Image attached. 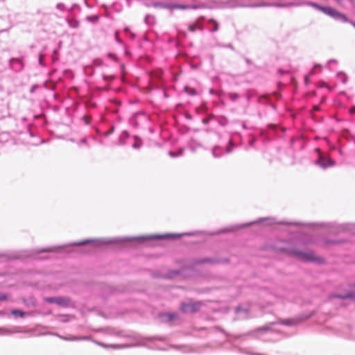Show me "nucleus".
Segmentation results:
<instances>
[{
    "mask_svg": "<svg viewBox=\"0 0 355 355\" xmlns=\"http://www.w3.org/2000/svg\"><path fill=\"white\" fill-rule=\"evenodd\" d=\"M282 251L289 256L304 262L322 263L324 261L322 257L317 255L314 252L311 250L304 252L298 249L293 248L289 250H282Z\"/></svg>",
    "mask_w": 355,
    "mask_h": 355,
    "instance_id": "f257e3e1",
    "label": "nucleus"
},
{
    "mask_svg": "<svg viewBox=\"0 0 355 355\" xmlns=\"http://www.w3.org/2000/svg\"><path fill=\"white\" fill-rule=\"evenodd\" d=\"M312 6L315 9L322 12L323 13L332 17L333 18L342 20L344 22H349V20L344 14L329 6L324 7L316 3H313Z\"/></svg>",
    "mask_w": 355,
    "mask_h": 355,
    "instance_id": "f03ea898",
    "label": "nucleus"
},
{
    "mask_svg": "<svg viewBox=\"0 0 355 355\" xmlns=\"http://www.w3.org/2000/svg\"><path fill=\"white\" fill-rule=\"evenodd\" d=\"M202 303L201 302L189 301L188 302H182L180 306V309L185 313H193L198 311Z\"/></svg>",
    "mask_w": 355,
    "mask_h": 355,
    "instance_id": "7ed1b4c3",
    "label": "nucleus"
},
{
    "mask_svg": "<svg viewBox=\"0 0 355 355\" xmlns=\"http://www.w3.org/2000/svg\"><path fill=\"white\" fill-rule=\"evenodd\" d=\"M317 164L320 167L325 168L327 166H331L334 165V162L331 160L329 157H326L322 155V154L319 155V158L317 161Z\"/></svg>",
    "mask_w": 355,
    "mask_h": 355,
    "instance_id": "20e7f679",
    "label": "nucleus"
},
{
    "mask_svg": "<svg viewBox=\"0 0 355 355\" xmlns=\"http://www.w3.org/2000/svg\"><path fill=\"white\" fill-rule=\"evenodd\" d=\"M48 302L51 303H56L60 305H65L68 303V300L64 298H55L52 297L47 300Z\"/></svg>",
    "mask_w": 355,
    "mask_h": 355,
    "instance_id": "39448f33",
    "label": "nucleus"
},
{
    "mask_svg": "<svg viewBox=\"0 0 355 355\" xmlns=\"http://www.w3.org/2000/svg\"><path fill=\"white\" fill-rule=\"evenodd\" d=\"M332 297H337V298H340V299H346V298L354 299L355 297V295L354 293H350L345 295H334V296H332Z\"/></svg>",
    "mask_w": 355,
    "mask_h": 355,
    "instance_id": "423d86ee",
    "label": "nucleus"
},
{
    "mask_svg": "<svg viewBox=\"0 0 355 355\" xmlns=\"http://www.w3.org/2000/svg\"><path fill=\"white\" fill-rule=\"evenodd\" d=\"M93 241L92 240H89V239H86V240H83L82 241H78V242H75L72 244V245H77V246H80V245H86V244H88V243H92Z\"/></svg>",
    "mask_w": 355,
    "mask_h": 355,
    "instance_id": "0eeeda50",
    "label": "nucleus"
},
{
    "mask_svg": "<svg viewBox=\"0 0 355 355\" xmlns=\"http://www.w3.org/2000/svg\"><path fill=\"white\" fill-rule=\"evenodd\" d=\"M12 314L15 316H19V317H21V318H23L25 315H26V313L20 311V310H12L11 311Z\"/></svg>",
    "mask_w": 355,
    "mask_h": 355,
    "instance_id": "6e6552de",
    "label": "nucleus"
},
{
    "mask_svg": "<svg viewBox=\"0 0 355 355\" xmlns=\"http://www.w3.org/2000/svg\"><path fill=\"white\" fill-rule=\"evenodd\" d=\"M171 8H178V9H188L189 8V6H186V5H179V4H175V5H173L171 6Z\"/></svg>",
    "mask_w": 355,
    "mask_h": 355,
    "instance_id": "1a4fd4ad",
    "label": "nucleus"
},
{
    "mask_svg": "<svg viewBox=\"0 0 355 355\" xmlns=\"http://www.w3.org/2000/svg\"><path fill=\"white\" fill-rule=\"evenodd\" d=\"M297 322L295 320H285L284 322H283V324H286V325H292V324H295Z\"/></svg>",
    "mask_w": 355,
    "mask_h": 355,
    "instance_id": "9d476101",
    "label": "nucleus"
},
{
    "mask_svg": "<svg viewBox=\"0 0 355 355\" xmlns=\"http://www.w3.org/2000/svg\"><path fill=\"white\" fill-rule=\"evenodd\" d=\"M185 90H186L187 92H189V94H192V95L196 94V92H195L194 89H192V88H189V87H185Z\"/></svg>",
    "mask_w": 355,
    "mask_h": 355,
    "instance_id": "9b49d317",
    "label": "nucleus"
},
{
    "mask_svg": "<svg viewBox=\"0 0 355 355\" xmlns=\"http://www.w3.org/2000/svg\"><path fill=\"white\" fill-rule=\"evenodd\" d=\"M8 298L7 295L5 293H0V300H6Z\"/></svg>",
    "mask_w": 355,
    "mask_h": 355,
    "instance_id": "f8f14e48",
    "label": "nucleus"
},
{
    "mask_svg": "<svg viewBox=\"0 0 355 355\" xmlns=\"http://www.w3.org/2000/svg\"><path fill=\"white\" fill-rule=\"evenodd\" d=\"M114 78V76H103V79L104 80H112Z\"/></svg>",
    "mask_w": 355,
    "mask_h": 355,
    "instance_id": "ddd939ff",
    "label": "nucleus"
},
{
    "mask_svg": "<svg viewBox=\"0 0 355 355\" xmlns=\"http://www.w3.org/2000/svg\"><path fill=\"white\" fill-rule=\"evenodd\" d=\"M196 25H194V24H193V25H190V26H189V30L190 31H191V32L195 31H196Z\"/></svg>",
    "mask_w": 355,
    "mask_h": 355,
    "instance_id": "4468645a",
    "label": "nucleus"
},
{
    "mask_svg": "<svg viewBox=\"0 0 355 355\" xmlns=\"http://www.w3.org/2000/svg\"><path fill=\"white\" fill-rule=\"evenodd\" d=\"M210 22L214 23L215 26H214V30L215 31H217V29H218V24L216 23V21L215 20H214V19H211V20H210Z\"/></svg>",
    "mask_w": 355,
    "mask_h": 355,
    "instance_id": "2eb2a0df",
    "label": "nucleus"
},
{
    "mask_svg": "<svg viewBox=\"0 0 355 355\" xmlns=\"http://www.w3.org/2000/svg\"><path fill=\"white\" fill-rule=\"evenodd\" d=\"M167 315L168 317V319L171 320L175 318V315L173 313H168Z\"/></svg>",
    "mask_w": 355,
    "mask_h": 355,
    "instance_id": "dca6fc26",
    "label": "nucleus"
},
{
    "mask_svg": "<svg viewBox=\"0 0 355 355\" xmlns=\"http://www.w3.org/2000/svg\"><path fill=\"white\" fill-rule=\"evenodd\" d=\"M349 112L351 114H355V106H353L350 108Z\"/></svg>",
    "mask_w": 355,
    "mask_h": 355,
    "instance_id": "f3484780",
    "label": "nucleus"
},
{
    "mask_svg": "<svg viewBox=\"0 0 355 355\" xmlns=\"http://www.w3.org/2000/svg\"><path fill=\"white\" fill-rule=\"evenodd\" d=\"M313 110L314 111H318L319 110V107L318 105H314Z\"/></svg>",
    "mask_w": 355,
    "mask_h": 355,
    "instance_id": "a211bd4d",
    "label": "nucleus"
},
{
    "mask_svg": "<svg viewBox=\"0 0 355 355\" xmlns=\"http://www.w3.org/2000/svg\"><path fill=\"white\" fill-rule=\"evenodd\" d=\"M350 23H351V24H352V26L355 28V23H354V22H350Z\"/></svg>",
    "mask_w": 355,
    "mask_h": 355,
    "instance_id": "6ab92c4d",
    "label": "nucleus"
},
{
    "mask_svg": "<svg viewBox=\"0 0 355 355\" xmlns=\"http://www.w3.org/2000/svg\"><path fill=\"white\" fill-rule=\"evenodd\" d=\"M227 151L228 153H230V152L231 151V148H227Z\"/></svg>",
    "mask_w": 355,
    "mask_h": 355,
    "instance_id": "aec40b11",
    "label": "nucleus"
},
{
    "mask_svg": "<svg viewBox=\"0 0 355 355\" xmlns=\"http://www.w3.org/2000/svg\"><path fill=\"white\" fill-rule=\"evenodd\" d=\"M336 1L338 3H340V1H341L342 0H336Z\"/></svg>",
    "mask_w": 355,
    "mask_h": 355,
    "instance_id": "412c9836",
    "label": "nucleus"
},
{
    "mask_svg": "<svg viewBox=\"0 0 355 355\" xmlns=\"http://www.w3.org/2000/svg\"><path fill=\"white\" fill-rule=\"evenodd\" d=\"M318 152H320V149L319 148H316L315 149Z\"/></svg>",
    "mask_w": 355,
    "mask_h": 355,
    "instance_id": "4be33fe9",
    "label": "nucleus"
},
{
    "mask_svg": "<svg viewBox=\"0 0 355 355\" xmlns=\"http://www.w3.org/2000/svg\"><path fill=\"white\" fill-rule=\"evenodd\" d=\"M49 251H50V250H44V252H49Z\"/></svg>",
    "mask_w": 355,
    "mask_h": 355,
    "instance_id": "5701e85b",
    "label": "nucleus"
}]
</instances>
